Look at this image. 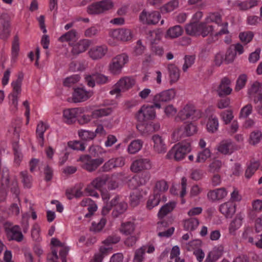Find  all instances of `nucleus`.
I'll use <instances>...</instances> for the list:
<instances>
[{
	"label": "nucleus",
	"instance_id": "7ed1b4c3",
	"mask_svg": "<svg viewBox=\"0 0 262 262\" xmlns=\"http://www.w3.org/2000/svg\"><path fill=\"white\" fill-rule=\"evenodd\" d=\"M201 116V112L190 103L183 105L178 112L176 118V121H183L187 119L197 120Z\"/></svg>",
	"mask_w": 262,
	"mask_h": 262
},
{
	"label": "nucleus",
	"instance_id": "bf43d9fd",
	"mask_svg": "<svg viewBox=\"0 0 262 262\" xmlns=\"http://www.w3.org/2000/svg\"><path fill=\"white\" fill-rule=\"evenodd\" d=\"M254 36L253 33L251 31L241 32L239 34V38L241 41L244 44L250 42Z\"/></svg>",
	"mask_w": 262,
	"mask_h": 262
},
{
	"label": "nucleus",
	"instance_id": "58836bf2",
	"mask_svg": "<svg viewBox=\"0 0 262 262\" xmlns=\"http://www.w3.org/2000/svg\"><path fill=\"white\" fill-rule=\"evenodd\" d=\"M95 133L93 131L80 129L78 131V135L79 138L83 141H90L95 138Z\"/></svg>",
	"mask_w": 262,
	"mask_h": 262
},
{
	"label": "nucleus",
	"instance_id": "412c9836",
	"mask_svg": "<svg viewBox=\"0 0 262 262\" xmlns=\"http://www.w3.org/2000/svg\"><path fill=\"white\" fill-rule=\"evenodd\" d=\"M230 80L227 77L222 79L220 84L215 89L220 96L228 95L232 92V89L230 87Z\"/></svg>",
	"mask_w": 262,
	"mask_h": 262
},
{
	"label": "nucleus",
	"instance_id": "393cba45",
	"mask_svg": "<svg viewBox=\"0 0 262 262\" xmlns=\"http://www.w3.org/2000/svg\"><path fill=\"white\" fill-rule=\"evenodd\" d=\"M90 41L88 39L79 40L73 46L72 50V54L74 55H78L84 52L90 46Z\"/></svg>",
	"mask_w": 262,
	"mask_h": 262
},
{
	"label": "nucleus",
	"instance_id": "e2e57ef3",
	"mask_svg": "<svg viewBox=\"0 0 262 262\" xmlns=\"http://www.w3.org/2000/svg\"><path fill=\"white\" fill-rule=\"evenodd\" d=\"M247 81V77L246 75H241L237 79L235 90L237 92L244 88L246 85Z\"/></svg>",
	"mask_w": 262,
	"mask_h": 262
},
{
	"label": "nucleus",
	"instance_id": "de8ad7c7",
	"mask_svg": "<svg viewBox=\"0 0 262 262\" xmlns=\"http://www.w3.org/2000/svg\"><path fill=\"white\" fill-rule=\"evenodd\" d=\"M199 224V222L196 218H190L184 221V227L187 230L192 231L198 227Z\"/></svg>",
	"mask_w": 262,
	"mask_h": 262
},
{
	"label": "nucleus",
	"instance_id": "69168bd1",
	"mask_svg": "<svg viewBox=\"0 0 262 262\" xmlns=\"http://www.w3.org/2000/svg\"><path fill=\"white\" fill-rule=\"evenodd\" d=\"M105 224L106 220L104 218H102L98 223H92L91 230L95 232H99L103 228Z\"/></svg>",
	"mask_w": 262,
	"mask_h": 262
},
{
	"label": "nucleus",
	"instance_id": "f704fd0d",
	"mask_svg": "<svg viewBox=\"0 0 262 262\" xmlns=\"http://www.w3.org/2000/svg\"><path fill=\"white\" fill-rule=\"evenodd\" d=\"M168 189V186L166 181L161 180L158 181L156 184L154 189V193L157 195L160 196L166 191Z\"/></svg>",
	"mask_w": 262,
	"mask_h": 262
},
{
	"label": "nucleus",
	"instance_id": "8fccbe9b",
	"mask_svg": "<svg viewBox=\"0 0 262 262\" xmlns=\"http://www.w3.org/2000/svg\"><path fill=\"white\" fill-rule=\"evenodd\" d=\"M259 165L260 164L258 161H254L251 162L246 170V178L247 179H250L255 173L256 170L258 169Z\"/></svg>",
	"mask_w": 262,
	"mask_h": 262
},
{
	"label": "nucleus",
	"instance_id": "aec40b11",
	"mask_svg": "<svg viewBox=\"0 0 262 262\" xmlns=\"http://www.w3.org/2000/svg\"><path fill=\"white\" fill-rule=\"evenodd\" d=\"M111 204L115 206L112 213L114 217H118L120 214L124 213L127 207V204L124 201H120L119 198L116 196L111 200Z\"/></svg>",
	"mask_w": 262,
	"mask_h": 262
},
{
	"label": "nucleus",
	"instance_id": "a19ab883",
	"mask_svg": "<svg viewBox=\"0 0 262 262\" xmlns=\"http://www.w3.org/2000/svg\"><path fill=\"white\" fill-rule=\"evenodd\" d=\"M113 110L111 107L96 110L93 111L92 116L96 119L106 116L111 114Z\"/></svg>",
	"mask_w": 262,
	"mask_h": 262
},
{
	"label": "nucleus",
	"instance_id": "a878e982",
	"mask_svg": "<svg viewBox=\"0 0 262 262\" xmlns=\"http://www.w3.org/2000/svg\"><path fill=\"white\" fill-rule=\"evenodd\" d=\"M8 237L10 240H15L20 242L23 239V235L18 226L15 225L10 228L7 231Z\"/></svg>",
	"mask_w": 262,
	"mask_h": 262
},
{
	"label": "nucleus",
	"instance_id": "6ab92c4d",
	"mask_svg": "<svg viewBox=\"0 0 262 262\" xmlns=\"http://www.w3.org/2000/svg\"><path fill=\"white\" fill-rule=\"evenodd\" d=\"M224 252V246L222 244L216 245L208 253L205 262H215L223 255Z\"/></svg>",
	"mask_w": 262,
	"mask_h": 262
},
{
	"label": "nucleus",
	"instance_id": "1a4fd4ad",
	"mask_svg": "<svg viewBox=\"0 0 262 262\" xmlns=\"http://www.w3.org/2000/svg\"><path fill=\"white\" fill-rule=\"evenodd\" d=\"M107 180V176H103L95 178L85 188V192L89 195L98 198L99 194L95 191V189H101L106 184Z\"/></svg>",
	"mask_w": 262,
	"mask_h": 262
},
{
	"label": "nucleus",
	"instance_id": "c756f323",
	"mask_svg": "<svg viewBox=\"0 0 262 262\" xmlns=\"http://www.w3.org/2000/svg\"><path fill=\"white\" fill-rule=\"evenodd\" d=\"M167 69L169 77V81L171 84L177 82L180 78V70L174 64H169Z\"/></svg>",
	"mask_w": 262,
	"mask_h": 262
},
{
	"label": "nucleus",
	"instance_id": "ddd939ff",
	"mask_svg": "<svg viewBox=\"0 0 262 262\" xmlns=\"http://www.w3.org/2000/svg\"><path fill=\"white\" fill-rule=\"evenodd\" d=\"M240 147L234 144L231 140H223L216 146L218 152L223 155H230Z\"/></svg>",
	"mask_w": 262,
	"mask_h": 262
},
{
	"label": "nucleus",
	"instance_id": "39448f33",
	"mask_svg": "<svg viewBox=\"0 0 262 262\" xmlns=\"http://www.w3.org/2000/svg\"><path fill=\"white\" fill-rule=\"evenodd\" d=\"M114 3L112 0H102L95 2L87 7V12L91 15L102 14L112 9Z\"/></svg>",
	"mask_w": 262,
	"mask_h": 262
},
{
	"label": "nucleus",
	"instance_id": "9d476101",
	"mask_svg": "<svg viewBox=\"0 0 262 262\" xmlns=\"http://www.w3.org/2000/svg\"><path fill=\"white\" fill-rule=\"evenodd\" d=\"M175 95V91L172 89L163 91L157 94L154 96L152 99L154 106L156 108H160L161 107V102L170 101L174 98Z\"/></svg>",
	"mask_w": 262,
	"mask_h": 262
},
{
	"label": "nucleus",
	"instance_id": "4468645a",
	"mask_svg": "<svg viewBox=\"0 0 262 262\" xmlns=\"http://www.w3.org/2000/svg\"><path fill=\"white\" fill-rule=\"evenodd\" d=\"M152 167L150 160L147 158H139L132 162L130 169L134 172L150 169Z\"/></svg>",
	"mask_w": 262,
	"mask_h": 262
},
{
	"label": "nucleus",
	"instance_id": "09e8293b",
	"mask_svg": "<svg viewBox=\"0 0 262 262\" xmlns=\"http://www.w3.org/2000/svg\"><path fill=\"white\" fill-rule=\"evenodd\" d=\"M262 139V133L259 130L252 132L249 136V143L255 145L259 143Z\"/></svg>",
	"mask_w": 262,
	"mask_h": 262
},
{
	"label": "nucleus",
	"instance_id": "6e6d98bb",
	"mask_svg": "<svg viewBox=\"0 0 262 262\" xmlns=\"http://www.w3.org/2000/svg\"><path fill=\"white\" fill-rule=\"evenodd\" d=\"M137 128L143 136L149 135L154 132L151 123H147L145 125H138L137 126Z\"/></svg>",
	"mask_w": 262,
	"mask_h": 262
},
{
	"label": "nucleus",
	"instance_id": "5701e85b",
	"mask_svg": "<svg viewBox=\"0 0 262 262\" xmlns=\"http://www.w3.org/2000/svg\"><path fill=\"white\" fill-rule=\"evenodd\" d=\"M220 212L227 218H231L235 212V205L232 202H227L220 206Z\"/></svg>",
	"mask_w": 262,
	"mask_h": 262
},
{
	"label": "nucleus",
	"instance_id": "f8f14e48",
	"mask_svg": "<svg viewBox=\"0 0 262 262\" xmlns=\"http://www.w3.org/2000/svg\"><path fill=\"white\" fill-rule=\"evenodd\" d=\"M110 37L118 40L128 41L133 38V33L132 30L127 28H121L111 30L109 33Z\"/></svg>",
	"mask_w": 262,
	"mask_h": 262
},
{
	"label": "nucleus",
	"instance_id": "cd10ccee",
	"mask_svg": "<svg viewBox=\"0 0 262 262\" xmlns=\"http://www.w3.org/2000/svg\"><path fill=\"white\" fill-rule=\"evenodd\" d=\"M227 194V192L225 189L221 188L210 191L207 194V196L210 200L214 201L223 199Z\"/></svg>",
	"mask_w": 262,
	"mask_h": 262
},
{
	"label": "nucleus",
	"instance_id": "dca6fc26",
	"mask_svg": "<svg viewBox=\"0 0 262 262\" xmlns=\"http://www.w3.org/2000/svg\"><path fill=\"white\" fill-rule=\"evenodd\" d=\"M108 52V48L106 45L96 46L91 48L88 52L90 57L94 60L103 58Z\"/></svg>",
	"mask_w": 262,
	"mask_h": 262
},
{
	"label": "nucleus",
	"instance_id": "a211bd4d",
	"mask_svg": "<svg viewBox=\"0 0 262 262\" xmlns=\"http://www.w3.org/2000/svg\"><path fill=\"white\" fill-rule=\"evenodd\" d=\"M82 113L80 108H73L64 110L63 111V121L67 124H72L75 122L77 115Z\"/></svg>",
	"mask_w": 262,
	"mask_h": 262
},
{
	"label": "nucleus",
	"instance_id": "423d86ee",
	"mask_svg": "<svg viewBox=\"0 0 262 262\" xmlns=\"http://www.w3.org/2000/svg\"><path fill=\"white\" fill-rule=\"evenodd\" d=\"M104 161L102 158L93 159L89 155H82L77 160L78 162H80V165L83 169L90 172L95 170Z\"/></svg>",
	"mask_w": 262,
	"mask_h": 262
},
{
	"label": "nucleus",
	"instance_id": "680f3d73",
	"mask_svg": "<svg viewBox=\"0 0 262 262\" xmlns=\"http://www.w3.org/2000/svg\"><path fill=\"white\" fill-rule=\"evenodd\" d=\"M19 51V45L18 42V39L16 37L12 43V60L13 61H15Z\"/></svg>",
	"mask_w": 262,
	"mask_h": 262
},
{
	"label": "nucleus",
	"instance_id": "0e129e2a",
	"mask_svg": "<svg viewBox=\"0 0 262 262\" xmlns=\"http://www.w3.org/2000/svg\"><path fill=\"white\" fill-rule=\"evenodd\" d=\"M260 84L259 82H254L248 89V94L250 97H254L256 94H259Z\"/></svg>",
	"mask_w": 262,
	"mask_h": 262
},
{
	"label": "nucleus",
	"instance_id": "774afa93",
	"mask_svg": "<svg viewBox=\"0 0 262 262\" xmlns=\"http://www.w3.org/2000/svg\"><path fill=\"white\" fill-rule=\"evenodd\" d=\"M145 252L144 249L140 248L137 249L135 252L133 262H143L144 259Z\"/></svg>",
	"mask_w": 262,
	"mask_h": 262
},
{
	"label": "nucleus",
	"instance_id": "2f4dec72",
	"mask_svg": "<svg viewBox=\"0 0 262 262\" xmlns=\"http://www.w3.org/2000/svg\"><path fill=\"white\" fill-rule=\"evenodd\" d=\"M143 145V142L141 139L134 140L129 144L127 151L129 154H135L141 149Z\"/></svg>",
	"mask_w": 262,
	"mask_h": 262
},
{
	"label": "nucleus",
	"instance_id": "7c9ffc66",
	"mask_svg": "<svg viewBox=\"0 0 262 262\" xmlns=\"http://www.w3.org/2000/svg\"><path fill=\"white\" fill-rule=\"evenodd\" d=\"M258 3L259 2L257 0H248L238 2L236 4V6L239 10L245 11L257 6Z\"/></svg>",
	"mask_w": 262,
	"mask_h": 262
},
{
	"label": "nucleus",
	"instance_id": "20e7f679",
	"mask_svg": "<svg viewBox=\"0 0 262 262\" xmlns=\"http://www.w3.org/2000/svg\"><path fill=\"white\" fill-rule=\"evenodd\" d=\"M128 61L129 57L126 54L117 55L112 59L108 66V71L113 75H119Z\"/></svg>",
	"mask_w": 262,
	"mask_h": 262
},
{
	"label": "nucleus",
	"instance_id": "6e6552de",
	"mask_svg": "<svg viewBox=\"0 0 262 262\" xmlns=\"http://www.w3.org/2000/svg\"><path fill=\"white\" fill-rule=\"evenodd\" d=\"M154 107V104L152 105H143L136 114L138 121L144 123L154 119L156 116Z\"/></svg>",
	"mask_w": 262,
	"mask_h": 262
},
{
	"label": "nucleus",
	"instance_id": "bb28decb",
	"mask_svg": "<svg viewBox=\"0 0 262 262\" xmlns=\"http://www.w3.org/2000/svg\"><path fill=\"white\" fill-rule=\"evenodd\" d=\"M244 215L241 213L237 214L234 219L230 223L229 226V233L234 235L235 231L239 229L242 225V221Z\"/></svg>",
	"mask_w": 262,
	"mask_h": 262
},
{
	"label": "nucleus",
	"instance_id": "3c124183",
	"mask_svg": "<svg viewBox=\"0 0 262 262\" xmlns=\"http://www.w3.org/2000/svg\"><path fill=\"white\" fill-rule=\"evenodd\" d=\"M2 187L6 190L9 187V170L7 168L3 169L1 179Z\"/></svg>",
	"mask_w": 262,
	"mask_h": 262
},
{
	"label": "nucleus",
	"instance_id": "864d4df0",
	"mask_svg": "<svg viewBox=\"0 0 262 262\" xmlns=\"http://www.w3.org/2000/svg\"><path fill=\"white\" fill-rule=\"evenodd\" d=\"M162 36V31L158 29L149 31L148 37L152 43H156L161 39Z\"/></svg>",
	"mask_w": 262,
	"mask_h": 262
},
{
	"label": "nucleus",
	"instance_id": "9b49d317",
	"mask_svg": "<svg viewBox=\"0 0 262 262\" xmlns=\"http://www.w3.org/2000/svg\"><path fill=\"white\" fill-rule=\"evenodd\" d=\"M161 18V14L157 11L143 10L139 15V20L144 24L156 25Z\"/></svg>",
	"mask_w": 262,
	"mask_h": 262
},
{
	"label": "nucleus",
	"instance_id": "72a5a7b5",
	"mask_svg": "<svg viewBox=\"0 0 262 262\" xmlns=\"http://www.w3.org/2000/svg\"><path fill=\"white\" fill-rule=\"evenodd\" d=\"M183 32V28L179 25H176L169 28L166 33L165 37L175 38L181 36Z\"/></svg>",
	"mask_w": 262,
	"mask_h": 262
},
{
	"label": "nucleus",
	"instance_id": "4c0bfd02",
	"mask_svg": "<svg viewBox=\"0 0 262 262\" xmlns=\"http://www.w3.org/2000/svg\"><path fill=\"white\" fill-rule=\"evenodd\" d=\"M10 24L8 21L1 20L0 21V37L2 39L7 38L9 35Z\"/></svg>",
	"mask_w": 262,
	"mask_h": 262
},
{
	"label": "nucleus",
	"instance_id": "37998d69",
	"mask_svg": "<svg viewBox=\"0 0 262 262\" xmlns=\"http://www.w3.org/2000/svg\"><path fill=\"white\" fill-rule=\"evenodd\" d=\"M176 206V203L174 202H170L164 205L160 209L158 215L159 217L162 218L166 215L168 213L172 211Z\"/></svg>",
	"mask_w": 262,
	"mask_h": 262
},
{
	"label": "nucleus",
	"instance_id": "a18cd8bd",
	"mask_svg": "<svg viewBox=\"0 0 262 262\" xmlns=\"http://www.w3.org/2000/svg\"><path fill=\"white\" fill-rule=\"evenodd\" d=\"M135 229L134 224L131 222H127L122 224L120 229L121 232L126 235H132Z\"/></svg>",
	"mask_w": 262,
	"mask_h": 262
},
{
	"label": "nucleus",
	"instance_id": "2eb2a0df",
	"mask_svg": "<svg viewBox=\"0 0 262 262\" xmlns=\"http://www.w3.org/2000/svg\"><path fill=\"white\" fill-rule=\"evenodd\" d=\"M153 142L152 149L158 154H164L166 152L167 146L165 139L159 135H154L151 138Z\"/></svg>",
	"mask_w": 262,
	"mask_h": 262
},
{
	"label": "nucleus",
	"instance_id": "c03bdc74",
	"mask_svg": "<svg viewBox=\"0 0 262 262\" xmlns=\"http://www.w3.org/2000/svg\"><path fill=\"white\" fill-rule=\"evenodd\" d=\"M160 196L157 195L154 193L149 196L146 203V208L151 210L155 207L158 206L160 202Z\"/></svg>",
	"mask_w": 262,
	"mask_h": 262
},
{
	"label": "nucleus",
	"instance_id": "c85d7f7f",
	"mask_svg": "<svg viewBox=\"0 0 262 262\" xmlns=\"http://www.w3.org/2000/svg\"><path fill=\"white\" fill-rule=\"evenodd\" d=\"M219 125V120L215 115H211L208 117L206 123V129L209 133L216 132L218 129Z\"/></svg>",
	"mask_w": 262,
	"mask_h": 262
},
{
	"label": "nucleus",
	"instance_id": "49530a36",
	"mask_svg": "<svg viewBox=\"0 0 262 262\" xmlns=\"http://www.w3.org/2000/svg\"><path fill=\"white\" fill-rule=\"evenodd\" d=\"M21 82L22 78L18 77L16 80L13 81L11 83V86L12 87V92L9 94V95H14L18 96L20 94L21 89Z\"/></svg>",
	"mask_w": 262,
	"mask_h": 262
},
{
	"label": "nucleus",
	"instance_id": "c9c22d12",
	"mask_svg": "<svg viewBox=\"0 0 262 262\" xmlns=\"http://www.w3.org/2000/svg\"><path fill=\"white\" fill-rule=\"evenodd\" d=\"M185 31L187 34L194 36H199V23H191L187 24L185 26Z\"/></svg>",
	"mask_w": 262,
	"mask_h": 262
},
{
	"label": "nucleus",
	"instance_id": "473e14b6",
	"mask_svg": "<svg viewBox=\"0 0 262 262\" xmlns=\"http://www.w3.org/2000/svg\"><path fill=\"white\" fill-rule=\"evenodd\" d=\"M112 247L108 245L103 244L99 248V252L95 254L94 257L99 261L102 260L104 257L112 253Z\"/></svg>",
	"mask_w": 262,
	"mask_h": 262
},
{
	"label": "nucleus",
	"instance_id": "79ce46f5",
	"mask_svg": "<svg viewBox=\"0 0 262 262\" xmlns=\"http://www.w3.org/2000/svg\"><path fill=\"white\" fill-rule=\"evenodd\" d=\"M211 157V151L208 148H204L198 152L195 162L204 163L208 158Z\"/></svg>",
	"mask_w": 262,
	"mask_h": 262
},
{
	"label": "nucleus",
	"instance_id": "0eeeda50",
	"mask_svg": "<svg viewBox=\"0 0 262 262\" xmlns=\"http://www.w3.org/2000/svg\"><path fill=\"white\" fill-rule=\"evenodd\" d=\"M135 84V79L130 77H123L114 86L113 89L110 92L111 95H118L121 92H124L131 89Z\"/></svg>",
	"mask_w": 262,
	"mask_h": 262
},
{
	"label": "nucleus",
	"instance_id": "b1692460",
	"mask_svg": "<svg viewBox=\"0 0 262 262\" xmlns=\"http://www.w3.org/2000/svg\"><path fill=\"white\" fill-rule=\"evenodd\" d=\"M48 127V125L42 121H40L37 125L36 130L37 139L38 144L42 147L44 145L45 142L44 133L46 131Z\"/></svg>",
	"mask_w": 262,
	"mask_h": 262
},
{
	"label": "nucleus",
	"instance_id": "13d9d810",
	"mask_svg": "<svg viewBox=\"0 0 262 262\" xmlns=\"http://www.w3.org/2000/svg\"><path fill=\"white\" fill-rule=\"evenodd\" d=\"M220 116L221 119L225 124H228L230 123L234 118L233 112L231 110H226L221 112Z\"/></svg>",
	"mask_w": 262,
	"mask_h": 262
},
{
	"label": "nucleus",
	"instance_id": "e433bc0d",
	"mask_svg": "<svg viewBox=\"0 0 262 262\" xmlns=\"http://www.w3.org/2000/svg\"><path fill=\"white\" fill-rule=\"evenodd\" d=\"M179 5L178 0H171L161 7L160 10L162 13H169L178 8Z\"/></svg>",
	"mask_w": 262,
	"mask_h": 262
},
{
	"label": "nucleus",
	"instance_id": "f03ea898",
	"mask_svg": "<svg viewBox=\"0 0 262 262\" xmlns=\"http://www.w3.org/2000/svg\"><path fill=\"white\" fill-rule=\"evenodd\" d=\"M222 26V28L217 31V29L215 28V26L210 25L205 19L204 21L199 23V36L205 37L209 35L212 38L217 39L219 36L228 33V23H225Z\"/></svg>",
	"mask_w": 262,
	"mask_h": 262
},
{
	"label": "nucleus",
	"instance_id": "5fc2aeb1",
	"mask_svg": "<svg viewBox=\"0 0 262 262\" xmlns=\"http://www.w3.org/2000/svg\"><path fill=\"white\" fill-rule=\"evenodd\" d=\"M76 36V31L75 30H72L62 36H61L58 40L60 42H67L75 39Z\"/></svg>",
	"mask_w": 262,
	"mask_h": 262
},
{
	"label": "nucleus",
	"instance_id": "338daca9",
	"mask_svg": "<svg viewBox=\"0 0 262 262\" xmlns=\"http://www.w3.org/2000/svg\"><path fill=\"white\" fill-rule=\"evenodd\" d=\"M145 47L142 45L140 40H138L136 45L134 47L133 51V55L138 56L141 55L144 52Z\"/></svg>",
	"mask_w": 262,
	"mask_h": 262
},
{
	"label": "nucleus",
	"instance_id": "4be33fe9",
	"mask_svg": "<svg viewBox=\"0 0 262 262\" xmlns=\"http://www.w3.org/2000/svg\"><path fill=\"white\" fill-rule=\"evenodd\" d=\"M93 95L92 91H86L82 88H77L74 90L73 98L75 102H81L86 100Z\"/></svg>",
	"mask_w": 262,
	"mask_h": 262
},
{
	"label": "nucleus",
	"instance_id": "f3484780",
	"mask_svg": "<svg viewBox=\"0 0 262 262\" xmlns=\"http://www.w3.org/2000/svg\"><path fill=\"white\" fill-rule=\"evenodd\" d=\"M125 163V157L121 156L109 160L104 164L102 168L103 171H108L114 168L123 167Z\"/></svg>",
	"mask_w": 262,
	"mask_h": 262
},
{
	"label": "nucleus",
	"instance_id": "ea45409f",
	"mask_svg": "<svg viewBox=\"0 0 262 262\" xmlns=\"http://www.w3.org/2000/svg\"><path fill=\"white\" fill-rule=\"evenodd\" d=\"M207 22H208L209 24L210 23H215L217 25V28H220V29H221L222 28V25L226 23H223L221 24V16L220 14L217 13H213L209 14L205 18ZM217 29V31H219L220 29L219 28Z\"/></svg>",
	"mask_w": 262,
	"mask_h": 262
},
{
	"label": "nucleus",
	"instance_id": "4d7b16f0",
	"mask_svg": "<svg viewBox=\"0 0 262 262\" xmlns=\"http://www.w3.org/2000/svg\"><path fill=\"white\" fill-rule=\"evenodd\" d=\"M253 111V106L251 104H247L241 110L239 115L240 118H246L250 115Z\"/></svg>",
	"mask_w": 262,
	"mask_h": 262
},
{
	"label": "nucleus",
	"instance_id": "f257e3e1",
	"mask_svg": "<svg viewBox=\"0 0 262 262\" xmlns=\"http://www.w3.org/2000/svg\"><path fill=\"white\" fill-rule=\"evenodd\" d=\"M190 143L189 142H181L174 145L168 151L166 158L175 161L183 160L186 155L191 151Z\"/></svg>",
	"mask_w": 262,
	"mask_h": 262
},
{
	"label": "nucleus",
	"instance_id": "603ef678",
	"mask_svg": "<svg viewBox=\"0 0 262 262\" xmlns=\"http://www.w3.org/2000/svg\"><path fill=\"white\" fill-rule=\"evenodd\" d=\"M21 182L25 187L30 188L32 186V177L28 174L27 171H21L20 173Z\"/></svg>",
	"mask_w": 262,
	"mask_h": 262
},
{
	"label": "nucleus",
	"instance_id": "052dcab7",
	"mask_svg": "<svg viewBox=\"0 0 262 262\" xmlns=\"http://www.w3.org/2000/svg\"><path fill=\"white\" fill-rule=\"evenodd\" d=\"M86 66L84 61L73 62L70 65V69L73 71H82L85 69Z\"/></svg>",
	"mask_w": 262,
	"mask_h": 262
}]
</instances>
